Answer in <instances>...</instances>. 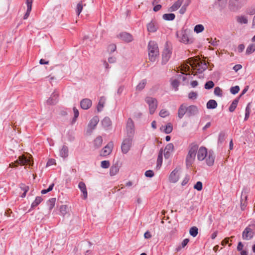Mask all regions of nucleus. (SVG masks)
<instances>
[{
    "label": "nucleus",
    "mask_w": 255,
    "mask_h": 255,
    "mask_svg": "<svg viewBox=\"0 0 255 255\" xmlns=\"http://www.w3.org/2000/svg\"><path fill=\"white\" fill-rule=\"evenodd\" d=\"M174 149V145L172 143H168L164 149V157L165 158H168L171 153L173 152Z\"/></svg>",
    "instance_id": "obj_18"
},
{
    "label": "nucleus",
    "mask_w": 255,
    "mask_h": 255,
    "mask_svg": "<svg viewBox=\"0 0 255 255\" xmlns=\"http://www.w3.org/2000/svg\"><path fill=\"white\" fill-rule=\"evenodd\" d=\"M202 183L201 181H198L194 186V188L198 191H201L202 189Z\"/></svg>",
    "instance_id": "obj_54"
},
{
    "label": "nucleus",
    "mask_w": 255,
    "mask_h": 255,
    "mask_svg": "<svg viewBox=\"0 0 255 255\" xmlns=\"http://www.w3.org/2000/svg\"><path fill=\"white\" fill-rule=\"evenodd\" d=\"M184 0H177L174 4L170 7L169 10L170 11H174L177 10L182 5Z\"/></svg>",
    "instance_id": "obj_25"
},
{
    "label": "nucleus",
    "mask_w": 255,
    "mask_h": 255,
    "mask_svg": "<svg viewBox=\"0 0 255 255\" xmlns=\"http://www.w3.org/2000/svg\"><path fill=\"white\" fill-rule=\"evenodd\" d=\"M169 115V112L165 109H162L159 112V116L162 118H165Z\"/></svg>",
    "instance_id": "obj_48"
},
{
    "label": "nucleus",
    "mask_w": 255,
    "mask_h": 255,
    "mask_svg": "<svg viewBox=\"0 0 255 255\" xmlns=\"http://www.w3.org/2000/svg\"><path fill=\"white\" fill-rule=\"evenodd\" d=\"M240 91V87L238 86L232 87L230 89V92L232 94L235 95Z\"/></svg>",
    "instance_id": "obj_52"
},
{
    "label": "nucleus",
    "mask_w": 255,
    "mask_h": 255,
    "mask_svg": "<svg viewBox=\"0 0 255 255\" xmlns=\"http://www.w3.org/2000/svg\"><path fill=\"white\" fill-rule=\"evenodd\" d=\"M179 79H178L177 76L176 78H172L170 80V83L172 87L176 91L178 90V87L179 85Z\"/></svg>",
    "instance_id": "obj_27"
},
{
    "label": "nucleus",
    "mask_w": 255,
    "mask_h": 255,
    "mask_svg": "<svg viewBox=\"0 0 255 255\" xmlns=\"http://www.w3.org/2000/svg\"><path fill=\"white\" fill-rule=\"evenodd\" d=\"M245 49V45L243 44H241L238 46V50L239 52H242Z\"/></svg>",
    "instance_id": "obj_62"
},
{
    "label": "nucleus",
    "mask_w": 255,
    "mask_h": 255,
    "mask_svg": "<svg viewBox=\"0 0 255 255\" xmlns=\"http://www.w3.org/2000/svg\"><path fill=\"white\" fill-rule=\"evenodd\" d=\"M179 170L176 168L170 174L169 180L170 182L176 183L179 178Z\"/></svg>",
    "instance_id": "obj_14"
},
{
    "label": "nucleus",
    "mask_w": 255,
    "mask_h": 255,
    "mask_svg": "<svg viewBox=\"0 0 255 255\" xmlns=\"http://www.w3.org/2000/svg\"><path fill=\"white\" fill-rule=\"evenodd\" d=\"M238 102V99H235L233 101L229 109V111L230 112H233L235 111V109L237 107Z\"/></svg>",
    "instance_id": "obj_40"
},
{
    "label": "nucleus",
    "mask_w": 255,
    "mask_h": 255,
    "mask_svg": "<svg viewBox=\"0 0 255 255\" xmlns=\"http://www.w3.org/2000/svg\"><path fill=\"white\" fill-rule=\"evenodd\" d=\"M15 162L20 165L29 164L31 165L32 164L31 163L30 157H27L24 155L20 156Z\"/></svg>",
    "instance_id": "obj_13"
},
{
    "label": "nucleus",
    "mask_w": 255,
    "mask_h": 255,
    "mask_svg": "<svg viewBox=\"0 0 255 255\" xmlns=\"http://www.w3.org/2000/svg\"><path fill=\"white\" fill-rule=\"evenodd\" d=\"M92 101L89 99H84L80 103L81 107L84 110L89 109L92 106Z\"/></svg>",
    "instance_id": "obj_19"
},
{
    "label": "nucleus",
    "mask_w": 255,
    "mask_h": 255,
    "mask_svg": "<svg viewBox=\"0 0 255 255\" xmlns=\"http://www.w3.org/2000/svg\"><path fill=\"white\" fill-rule=\"evenodd\" d=\"M172 51L169 48H165L162 53V64H166L171 57Z\"/></svg>",
    "instance_id": "obj_11"
},
{
    "label": "nucleus",
    "mask_w": 255,
    "mask_h": 255,
    "mask_svg": "<svg viewBox=\"0 0 255 255\" xmlns=\"http://www.w3.org/2000/svg\"><path fill=\"white\" fill-rule=\"evenodd\" d=\"M132 143V138L125 137L121 145L122 151L124 154H127L130 150Z\"/></svg>",
    "instance_id": "obj_8"
},
{
    "label": "nucleus",
    "mask_w": 255,
    "mask_h": 255,
    "mask_svg": "<svg viewBox=\"0 0 255 255\" xmlns=\"http://www.w3.org/2000/svg\"><path fill=\"white\" fill-rule=\"evenodd\" d=\"M214 86V83L212 81H209L205 84V88L206 89H211Z\"/></svg>",
    "instance_id": "obj_49"
},
{
    "label": "nucleus",
    "mask_w": 255,
    "mask_h": 255,
    "mask_svg": "<svg viewBox=\"0 0 255 255\" xmlns=\"http://www.w3.org/2000/svg\"><path fill=\"white\" fill-rule=\"evenodd\" d=\"M99 121L98 117H94L90 121L88 124V129L87 131L91 133L92 130L96 128Z\"/></svg>",
    "instance_id": "obj_12"
},
{
    "label": "nucleus",
    "mask_w": 255,
    "mask_h": 255,
    "mask_svg": "<svg viewBox=\"0 0 255 255\" xmlns=\"http://www.w3.org/2000/svg\"><path fill=\"white\" fill-rule=\"evenodd\" d=\"M158 2L159 0H154L152 2V4L155 5L153 7V10L155 12L159 11L161 8V5L160 4H156Z\"/></svg>",
    "instance_id": "obj_46"
},
{
    "label": "nucleus",
    "mask_w": 255,
    "mask_h": 255,
    "mask_svg": "<svg viewBox=\"0 0 255 255\" xmlns=\"http://www.w3.org/2000/svg\"><path fill=\"white\" fill-rule=\"evenodd\" d=\"M197 158L199 161L205 159L206 164L211 166L214 164L215 156L213 151H207V149L205 147L201 146L197 151Z\"/></svg>",
    "instance_id": "obj_1"
},
{
    "label": "nucleus",
    "mask_w": 255,
    "mask_h": 255,
    "mask_svg": "<svg viewBox=\"0 0 255 255\" xmlns=\"http://www.w3.org/2000/svg\"><path fill=\"white\" fill-rule=\"evenodd\" d=\"M189 64L191 66L193 72L196 73H202L207 68V64L205 61L201 60L199 57L191 58L189 59Z\"/></svg>",
    "instance_id": "obj_2"
},
{
    "label": "nucleus",
    "mask_w": 255,
    "mask_h": 255,
    "mask_svg": "<svg viewBox=\"0 0 255 255\" xmlns=\"http://www.w3.org/2000/svg\"><path fill=\"white\" fill-rule=\"evenodd\" d=\"M182 74H184V73L183 72V73H182ZM177 76L178 79H179V80H182V81H183V82L185 81L187 79V78L186 77V76H183L182 74H179Z\"/></svg>",
    "instance_id": "obj_60"
},
{
    "label": "nucleus",
    "mask_w": 255,
    "mask_h": 255,
    "mask_svg": "<svg viewBox=\"0 0 255 255\" xmlns=\"http://www.w3.org/2000/svg\"><path fill=\"white\" fill-rule=\"evenodd\" d=\"M119 171V167L118 165H114L111 166L110 170V174L111 176L116 175Z\"/></svg>",
    "instance_id": "obj_32"
},
{
    "label": "nucleus",
    "mask_w": 255,
    "mask_h": 255,
    "mask_svg": "<svg viewBox=\"0 0 255 255\" xmlns=\"http://www.w3.org/2000/svg\"><path fill=\"white\" fill-rule=\"evenodd\" d=\"M145 175L146 177H152L153 176L154 173L152 170H148L145 172Z\"/></svg>",
    "instance_id": "obj_59"
},
{
    "label": "nucleus",
    "mask_w": 255,
    "mask_h": 255,
    "mask_svg": "<svg viewBox=\"0 0 255 255\" xmlns=\"http://www.w3.org/2000/svg\"><path fill=\"white\" fill-rule=\"evenodd\" d=\"M113 146L114 144L113 142H109L101 151L100 155L103 156H106L109 155L113 150Z\"/></svg>",
    "instance_id": "obj_10"
},
{
    "label": "nucleus",
    "mask_w": 255,
    "mask_h": 255,
    "mask_svg": "<svg viewBox=\"0 0 255 255\" xmlns=\"http://www.w3.org/2000/svg\"><path fill=\"white\" fill-rule=\"evenodd\" d=\"M144 237L145 239H150L152 236L149 232L147 231L144 233Z\"/></svg>",
    "instance_id": "obj_64"
},
{
    "label": "nucleus",
    "mask_w": 255,
    "mask_h": 255,
    "mask_svg": "<svg viewBox=\"0 0 255 255\" xmlns=\"http://www.w3.org/2000/svg\"><path fill=\"white\" fill-rule=\"evenodd\" d=\"M189 240L188 239H184L181 243V247L184 248L188 243Z\"/></svg>",
    "instance_id": "obj_61"
},
{
    "label": "nucleus",
    "mask_w": 255,
    "mask_h": 255,
    "mask_svg": "<svg viewBox=\"0 0 255 255\" xmlns=\"http://www.w3.org/2000/svg\"><path fill=\"white\" fill-rule=\"evenodd\" d=\"M233 3V10L241 7L247 3L248 0H231Z\"/></svg>",
    "instance_id": "obj_16"
},
{
    "label": "nucleus",
    "mask_w": 255,
    "mask_h": 255,
    "mask_svg": "<svg viewBox=\"0 0 255 255\" xmlns=\"http://www.w3.org/2000/svg\"><path fill=\"white\" fill-rule=\"evenodd\" d=\"M78 187L83 193L84 199H86L87 197V191L85 184L83 182H80L78 184Z\"/></svg>",
    "instance_id": "obj_24"
},
{
    "label": "nucleus",
    "mask_w": 255,
    "mask_h": 255,
    "mask_svg": "<svg viewBox=\"0 0 255 255\" xmlns=\"http://www.w3.org/2000/svg\"><path fill=\"white\" fill-rule=\"evenodd\" d=\"M85 5H86V4L83 3L82 1L79 2L77 4V7H76V12L78 15H79L80 14V13L82 11L83 6H85Z\"/></svg>",
    "instance_id": "obj_35"
},
{
    "label": "nucleus",
    "mask_w": 255,
    "mask_h": 255,
    "mask_svg": "<svg viewBox=\"0 0 255 255\" xmlns=\"http://www.w3.org/2000/svg\"><path fill=\"white\" fill-rule=\"evenodd\" d=\"M162 162V151L160 150L157 159V166L160 167Z\"/></svg>",
    "instance_id": "obj_45"
},
{
    "label": "nucleus",
    "mask_w": 255,
    "mask_h": 255,
    "mask_svg": "<svg viewBox=\"0 0 255 255\" xmlns=\"http://www.w3.org/2000/svg\"><path fill=\"white\" fill-rule=\"evenodd\" d=\"M42 201L41 197L38 196L36 197L35 200L31 204V208H34L38 206Z\"/></svg>",
    "instance_id": "obj_42"
},
{
    "label": "nucleus",
    "mask_w": 255,
    "mask_h": 255,
    "mask_svg": "<svg viewBox=\"0 0 255 255\" xmlns=\"http://www.w3.org/2000/svg\"><path fill=\"white\" fill-rule=\"evenodd\" d=\"M58 93L54 91L51 95L50 97L47 100V104L48 105H55L58 102Z\"/></svg>",
    "instance_id": "obj_17"
},
{
    "label": "nucleus",
    "mask_w": 255,
    "mask_h": 255,
    "mask_svg": "<svg viewBox=\"0 0 255 255\" xmlns=\"http://www.w3.org/2000/svg\"><path fill=\"white\" fill-rule=\"evenodd\" d=\"M103 142L102 137L101 136H98L96 138L94 141V145L96 148H99L102 145Z\"/></svg>",
    "instance_id": "obj_29"
},
{
    "label": "nucleus",
    "mask_w": 255,
    "mask_h": 255,
    "mask_svg": "<svg viewBox=\"0 0 255 255\" xmlns=\"http://www.w3.org/2000/svg\"><path fill=\"white\" fill-rule=\"evenodd\" d=\"M247 199V195L245 193L242 192L241 199V206L242 209H244L246 206V201Z\"/></svg>",
    "instance_id": "obj_31"
},
{
    "label": "nucleus",
    "mask_w": 255,
    "mask_h": 255,
    "mask_svg": "<svg viewBox=\"0 0 255 255\" xmlns=\"http://www.w3.org/2000/svg\"><path fill=\"white\" fill-rule=\"evenodd\" d=\"M176 36L180 42L186 44L192 43L193 41L192 38L189 37L186 31H181L180 32H177Z\"/></svg>",
    "instance_id": "obj_6"
},
{
    "label": "nucleus",
    "mask_w": 255,
    "mask_h": 255,
    "mask_svg": "<svg viewBox=\"0 0 255 255\" xmlns=\"http://www.w3.org/2000/svg\"><path fill=\"white\" fill-rule=\"evenodd\" d=\"M126 131L127 137L132 138L134 133V126L133 121L130 118L128 120Z\"/></svg>",
    "instance_id": "obj_9"
},
{
    "label": "nucleus",
    "mask_w": 255,
    "mask_h": 255,
    "mask_svg": "<svg viewBox=\"0 0 255 255\" xmlns=\"http://www.w3.org/2000/svg\"><path fill=\"white\" fill-rule=\"evenodd\" d=\"M189 233L193 237L197 236L198 233V229L196 227H192L190 228Z\"/></svg>",
    "instance_id": "obj_41"
},
{
    "label": "nucleus",
    "mask_w": 255,
    "mask_h": 255,
    "mask_svg": "<svg viewBox=\"0 0 255 255\" xmlns=\"http://www.w3.org/2000/svg\"><path fill=\"white\" fill-rule=\"evenodd\" d=\"M102 125L105 128H108L110 127L112 122L110 119L108 117H105L102 121Z\"/></svg>",
    "instance_id": "obj_34"
},
{
    "label": "nucleus",
    "mask_w": 255,
    "mask_h": 255,
    "mask_svg": "<svg viewBox=\"0 0 255 255\" xmlns=\"http://www.w3.org/2000/svg\"><path fill=\"white\" fill-rule=\"evenodd\" d=\"M59 210L62 215H65L67 213L68 208L67 205H63L60 207Z\"/></svg>",
    "instance_id": "obj_47"
},
{
    "label": "nucleus",
    "mask_w": 255,
    "mask_h": 255,
    "mask_svg": "<svg viewBox=\"0 0 255 255\" xmlns=\"http://www.w3.org/2000/svg\"><path fill=\"white\" fill-rule=\"evenodd\" d=\"M32 2H33V0H26V4L27 5V10H26V13H25V14L23 16V18L24 19H27L30 14V11H31V8H32Z\"/></svg>",
    "instance_id": "obj_23"
},
{
    "label": "nucleus",
    "mask_w": 255,
    "mask_h": 255,
    "mask_svg": "<svg viewBox=\"0 0 255 255\" xmlns=\"http://www.w3.org/2000/svg\"><path fill=\"white\" fill-rule=\"evenodd\" d=\"M56 202V198H52L50 199L47 202V206L49 207V210H51L53 207L55 206Z\"/></svg>",
    "instance_id": "obj_36"
},
{
    "label": "nucleus",
    "mask_w": 255,
    "mask_h": 255,
    "mask_svg": "<svg viewBox=\"0 0 255 255\" xmlns=\"http://www.w3.org/2000/svg\"><path fill=\"white\" fill-rule=\"evenodd\" d=\"M175 17V15L173 13H166L162 16L163 19L165 20H172L174 19Z\"/></svg>",
    "instance_id": "obj_37"
},
{
    "label": "nucleus",
    "mask_w": 255,
    "mask_h": 255,
    "mask_svg": "<svg viewBox=\"0 0 255 255\" xmlns=\"http://www.w3.org/2000/svg\"><path fill=\"white\" fill-rule=\"evenodd\" d=\"M110 165V163L108 160H104L102 161L101 163V166L103 168H108L109 167Z\"/></svg>",
    "instance_id": "obj_53"
},
{
    "label": "nucleus",
    "mask_w": 255,
    "mask_h": 255,
    "mask_svg": "<svg viewBox=\"0 0 255 255\" xmlns=\"http://www.w3.org/2000/svg\"><path fill=\"white\" fill-rule=\"evenodd\" d=\"M172 129H173L172 125L171 123H168L166 125V126L164 129V131L166 133L168 134L172 132Z\"/></svg>",
    "instance_id": "obj_43"
},
{
    "label": "nucleus",
    "mask_w": 255,
    "mask_h": 255,
    "mask_svg": "<svg viewBox=\"0 0 255 255\" xmlns=\"http://www.w3.org/2000/svg\"><path fill=\"white\" fill-rule=\"evenodd\" d=\"M146 84V80L144 79L141 80L138 84L137 85L136 87V90L138 91H141L144 89L145 85Z\"/></svg>",
    "instance_id": "obj_39"
},
{
    "label": "nucleus",
    "mask_w": 255,
    "mask_h": 255,
    "mask_svg": "<svg viewBox=\"0 0 255 255\" xmlns=\"http://www.w3.org/2000/svg\"><path fill=\"white\" fill-rule=\"evenodd\" d=\"M194 30L195 32L199 33L204 30V27L202 24H197L194 27Z\"/></svg>",
    "instance_id": "obj_44"
},
{
    "label": "nucleus",
    "mask_w": 255,
    "mask_h": 255,
    "mask_svg": "<svg viewBox=\"0 0 255 255\" xmlns=\"http://www.w3.org/2000/svg\"><path fill=\"white\" fill-rule=\"evenodd\" d=\"M198 146L197 144H192L190 146L188 153L186 157V165L190 166L195 159Z\"/></svg>",
    "instance_id": "obj_4"
},
{
    "label": "nucleus",
    "mask_w": 255,
    "mask_h": 255,
    "mask_svg": "<svg viewBox=\"0 0 255 255\" xmlns=\"http://www.w3.org/2000/svg\"><path fill=\"white\" fill-rule=\"evenodd\" d=\"M145 102L148 104L150 114H153L158 106L157 100L153 97H147L145 98Z\"/></svg>",
    "instance_id": "obj_5"
},
{
    "label": "nucleus",
    "mask_w": 255,
    "mask_h": 255,
    "mask_svg": "<svg viewBox=\"0 0 255 255\" xmlns=\"http://www.w3.org/2000/svg\"><path fill=\"white\" fill-rule=\"evenodd\" d=\"M73 110L74 113V118L73 119V122H75L76 121V119L79 116V112L78 110L75 107H73Z\"/></svg>",
    "instance_id": "obj_56"
},
{
    "label": "nucleus",
    "mask_w": 255,
    "mask_h": 255,
    "mask_svg": "<svg viewBox=\"0 0 255 255\" xmlns=\"http://www.w3.org/2000/svg\"><path fill=\"white\" fill-rule=\"evenodd\" d=\"M197 97V93L195 92H191L188 94V98L190 99H196Z\"/></svg>",
    "instance_id": "obj_57"
},
{
    "label": "nucleus",
    "mask_w": 255,
    "mask_h": 255,
    "mask_svg": "<svg viewBox=\"0 0 255 255\" xmlns=\"http://www.w3.org/2000/svg\"><path fill=\"white\" fill-rule=\"evenodd\" d=\"M158 29V24L155 20H151L147 24V29L149 32H155Z\"/></svg>",
    "instance_id": "obj_15"
},
{
    "label": "nucleus",
    "mask_w": 255,
    "mask_h": 255,
    "mask_svg": "<svg viewBox=\"0 0 255 255\" xmlns=\"http://www.w3.org/2000/svg\"><path fill=\"white\" fill-rule=\"evenodd\" d=\"M119 36L121 39L127 42H130L132 40V36L127 32L121 33L119 34Z\"/></svg>",
    "instance_id": "obj_22"
},
{
    "label": "nucleus",
    "mask_w": 255,
    "mask_h": 255,
    "mask_svg": "<svg viewBox=\"0 0 255 255\" xmlns=\"http://www.w3.org/2000/svg\"><path fill=\"white\" fill-rule=\"evenodd\" d=\"M148 56L151 62H155L159 55V49L157 44L153 41H150L148 43Z\"/></svg>",
    "instance_id": "obj_3"
},
{
    "label": "nucleus",
    "mask_w": 255,
    "mask_h": 255,
    "mask_svg": "<svg viewBox=\"0 0 255 255\" xmlns=\"http://www.w3.org/2000/svg\"><path fill=\"white\" fill-rule=\"evenodd\" d=\"M237 21L240 24H247L248 20L247 17L245 15H240L236 17Z\"/></svg>",
    "instance_id": "obj_30"
},
{
    "label": "nucleus",
    "mask_w": 255,
    "mask_h": 255,
    "mask_svg": "<svg viewBox=\"0 0 255 255\" xmlns=\"http://www.w3.org/2000/svg\"><path fill=\"white\" fill-rule=\"evenodd\" d=\"M255 51V44H251L248 46L246 49V53L250 55Z\"/></svg>",
    "instance_id": "obj_38"
},
{
    "label": "nucleus",
    "mask_w": 255,
    "mask_h": 255,
    "mask_svg": "<svg viewBox=\"0 0 255 255\" xmlns=\"http://www.w3.org/2000/svg\"><path fill=\"white\" fill-rule=\"evenodd\" d=\"M214 94L218 96L221 97L222 96V90L219 87H216L214 89Z\"/></svg>",
    "instance_id": "obj_51"
},
{
    "label": "nucleus",
    "mask_w": 255,
    "mask_h": 255,
    "mask_svg": "<svg viewBox=\"0 0 255 255\" xmlns=\"http://www.w3.org/2000/svg\"><path fill=\"white\" fill-rule=\"evenodd\" d=\"M108 51L111 52H114L116 50V45L114 44H110L108 46Z\"/></svg>",
    "instance_id": "obj_58"
},
{
    "label": "nucleus",
    "mask_w": 255,
    "mask_h": 255,
    "mask_svg": "<svg viewBox=\"0 0 255 255\" xmlns=\"http://www.w3.org/2000/svg\"><path fill=\"white\" fill-rule=\"evenodd\" d=\"M255 226L251 225L248 226L243 231L242 234V238L244 240H251L254 235Z\"/></svg>",
    "instance_id": "obj_7"
},
{
    "label": "nucleus",
    "mask_w": 255,
    "mask_h": 255,
    "mask_svg": "<svg viewBox=\"0 0 255 255\" xmlns=\"http://www.w3.org/2000/svg\"><path fill=\"white\" fill-rule=\"evenodd\" d=\"M187 106L185 104H182L178 110V117L179 119H182L184 115L187 113Z\"/></svg>",
    "instance_id": "obj_21"
},
{
    "label": "nucleus",
    "mask_w": 255,
    "mask_h": 255,
    "mask_svg": "<svg viewBox=\"0 0 255 255\" xmlns=\"http://www.w3.org/2000/svg\"><path fill=\"white\" fill-rule=\"evenodd\" d=\"M242 66L240 64H237L234 66L233 69L236 71L237 72L238 70L241 69L242 68Z\"/></svg>",
    "instance_id": "obj_63"
},
{
    "label": "nucleus",
    "mask_w": 255,
    "mask_h": 255,
    "mask_svg": "<svg viewBox=\"0 0 255 255\" xmlns=\"http://www.w3.org/2000/svg\"><path fill=\"white\" fill-rule=\"evenodd\" d=\"M187 114L189 117L194 116L197 114L198 112L197 107L194 105L187 107Z\"/></svg>",
    "instance_id": "obj_20"
},
{
    "label": "nucleus",
    "mask_w": 255,
    "mask_h": 255,
    "mask_svg": "<svg viewBox=\"0 0 255 255\" xmlns=\"http://www.w3.org/2000/svg\"><path fill=\"white\" fill-rule=\"evenodd\" d=\"M60 155L63 158H66L68 156V148L64 145L60 150Z\"/></svg>",
    "instance_id": "obj_28"
},
{
    "label": "nucleus",
    "mask_w": 255,
    "mask_h": 255,
    "mask_svg": "<svg viewBox=\"0 0 255 255\" xmlns=\"http://www.w3.org/2000/svg\"><path fill=\"white\" fill-rule=\"evenodd\" d=\"M250 103H249L246 108V114H245V120H247L248 119L250 114Z\"/></svg>",
    "instance_id": "obj_50"
},
{
    "label": "nucleus",
    "mask_w": 255,
    "mask_h": 255,
    "mask_svg": "<svg viewBox=\"0 0 255 255\" xmlns=\"http://www.w3.org/2000/svg\"><path fill=\"white\" fill-rule=\"evenodd\" d=\"M217 107V103L214 100H209L207 103V108L208 109H215Z\"/></svg>",
    "instance_id": "obj_33"
},
{
    "label": "nucleus",
    "mask_w": 255,
    "mask_h": 255,
    "mask_svg": "<svg viewBox=\"0 0 255 255\" xmlns=\"http://www.w3.org/2000/svg\"><path fill=\"white\" fill-rule=\"evenodd\" d=\"M225 134L224 132H220L218 136V143H222L225 140Z\"/></svg>",
    "instance_id": "obj_55"
},
{
    "label": "nucleus",
    "mask_w": 255,
    "mask_h": 255,
    "mask_svg": "<svg viewBox=\"0 0 255 255\" xmlns=\"http://www.w3.org/2000/svg\"><path fill=\"white\" fill-rule=\"evenodd\" d=\"M106 99L105 97H101L99 100L98 106L97 110L98 112H101L104 107L106 103Z\"/></svg>",
    "instance_id": "obj_26"
}]
</instances>
